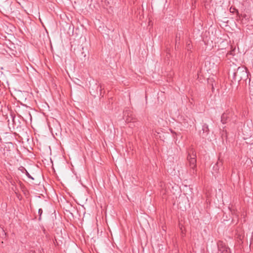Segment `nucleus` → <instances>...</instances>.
<instances>
[{"instance_id": "1", "label": "nucleus", "mask_w": 253, "mask_h": 253, "mask_svg": "<svg viewBox=\"0 0 253 253\" xmlns=\"http://www.w3.org/2000/svg\"><path fill=\"white\" fill-rule=\"evenodd\" d=\"M229 77L232 82H240L241 81H246L248 79V73L247 69L244 67H239L237 69H229Z\"/></svg>"}, {"instance_id": "2", "label": "nucleus", "mask_w": 253, "mask_h": 253, "mask_svg": "<svg viewBox=\"0 0 253 253\" xmlns=\"http://www.w3.org/2000/svg\"><path fill=\"white\" fill-rule=\"evenodd\" d=\"M197 156L196 152L191 149L188 153L187 160L188 161V171L192 176L197 174Z\"/></svg>"}, {"instance_id": "3", "label": "nucleus", "mask_w": 253, "mask_h": 253, "mask_svg": "<svg viewBox=\"0 0 253 253\" xmlns=\"http://www.w3.org/2000/svg\"><path fill=\"white\" fill-rule=\"evenodd\" d=\"M217 247L218 251L222 253H230V249L226 245L225 243L221 241H219L217 242Z\"/></svg>"}, {"instance_id": "4", "label": "nucleus", "mask_w": 253, "mask_h": 253, "mask_svg": "<svg viewBox=\"0 0 253 253\" xmlns=\"http://www.w3.org/2000/svg\"><path fill=\"white\" fill-rule=\"evenodd\" d=\"M232 113L229 111H226L223 113L221 116V122L223 124H226L228 121H230V118L232 116Z\"/></svg>"}, {"instance_id": "5", "label": "nucleus", "mask_w": 253, "mask_h": 253, "mask_svg": "<svg viewBox=\"0 0 253 253\" xmlns=\"http://www.w3.org/2000/svg\"><path fill=\"white\" fill-rule=\"evenodd\" d=\"M202 131L203 134L206 133V135L209 133V128L208 125L207 124H204L202 126Z\"/></svg>"}, {"instance_id": "6", "label": "nucleus", "mask_w": 253, "mask_h": 253, "mask_svg": "<svg viewBox=\"0 0 253 253\" xmlns=\"http://www.w3.org/2000/svg\"><path fill=\"white\" fill-rule=\"evenodd\" d=\"M222 165V162L218 159V161L217 163L214 165L213 167V169L214 170L217 171L219 169V166H221Z\"/></svg>"}, {"instance_id": "7", "label": "nucleus", "mask_w": 253, "mask_h": 253, "mask_svg": "<svg viewBox=\"0 0 253 253\" xmlns=\"http://www.w3.org/2000/svg\"><path fill=\"white\" fill-rule=\"evenodd\" d=\"M230 12L233 13H236L237 14H239L238 10L234 7H230Z\"/></svg>"}, {"instance_id": "8", "label": "nucleus", "mask_w": 253, "mask_h": 253, "mask_svg": "<svg viewBox=\"0 0 253 253\" xmlns=\"http://www.w3.org/2000/svg\"><path fill=\"white\" fill-rule=\"evenodd\" d=\"M186 46L188 50H190L191 48L192 45L191 44L190 42H187Z\"/></svg>"}, {"instance_id": "9", "label": "nucleus", "mask_w": 253, "mask_h": 253, "mask_svg": "<svg viewBox=\"0 0 253 253\" xmlns=\"http://www.w3.org/2000/svg\"><path fill=\"white\" fill-rule=\"evenodd\" d=\"M38 213L39 214V219L40 220L41 219V215L42 213V209H40L38 211Z\"/></svg>"}, {"instance_id": "10", "label": "nucleus", "mask_w": 253, "mask_h": 253, "mask_svg": "<svg viewBox=\"0 0 253 253\" xmlns=\"http://www.w3.org/2000/svg\"><path fill=\"white\" fill-rule=\"evenodd\" d=\"M250 92L251 93H253V86H250ZM252 95H253V94H252Z\"/></svg>"}, {"instance_id": "11", "label": "nucleus", "mask_w": 253, "mask_h": 253, "mask_svg": "<svg viewBox=\"0 0 253 253\" xmlns=\"http://www.w3.org/2000/svg\"><path fill=\"white\" fill-rule=\"evenodd\" d=\"M27 175H28V176L29 177H31V178H32V177H31V175L29 174V173H28Z\"/></svg>"}]
</instances>
